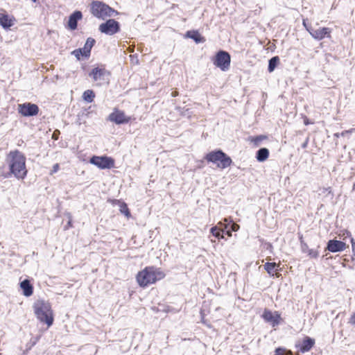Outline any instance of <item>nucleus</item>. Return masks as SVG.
I'll return each instance as SVG.
<instances>
[{
  "instance_id": "37",
  "label": "nucleus",
  "mask_w": 355,
  "mask_h": 355,
  "mask_svg": "<svg viewBox=\"0 0 355 355\" xmlns=\"http://www.w3.org/2000/svg\"><path fill=\"white\" fill-rule=\"evenodd\" d=\"M67 217H68V218H69V220H68V222H67V225L64 227V230H69L70 227H72V216H71V214H70V213H67Z\"/></svg>"
},
{
  "instance_id": "4",
  "label": "nucleus",
  "mask_w": 355,
  "mask_h": 355,
  "mask_svg": "<svg viewBox=\"0 0 355 355\" xmlns=\"http://www.w3.org/2000/svg\"><path fill=\"white\" fill-rule=\"evenodd\" d=\"M209 163L215 164L218 168L225 169L233 164L232 158L220 148L214 149L205 156Z\"/></svg>"
},
{
  "instance_id": "49",
  "label": "nucleus",
  "mask_w": 355,
  "mask_h": 355,
  "mask_svg": "<svg viewBox=\"0 0 355 355\" xmlns=\"http://www.w3.org/2000/svg\"><path fill=\"white\" fill-rule=\"evenodd\" d=\"M60 134V132L58 130V131H55L53 134V137L52 138L55 140L58 139V135Z\"/></svg>"
},
{
  "instance_id": "3",
  "label": "nucleus",
  "mask_w": 355,
  "mask_h": 355,
  "mask_svg": "<svg viewBox=\"0 0 355 355\" xmlns=\"http://www.w3.org/2000/svg\"><path fill=\"white\" fill-rule=\"evenodd\" d=\"M33 309L37 319L40 322L46 324L48 327L53 325L54 317L50 302L38 300L33 304Z\"/></svg>"
},
{
  "instance_id": "8",
  "label": "nucleus",
  "mask_w": 355,
  "mask_h": 355,
  "mask_svg": "<svg viewBox=\"0 0 355 355\" xmlns=\"http://www.w3.org/2000/svg\"><path fill=\"white\" fill-rule=\"evenodd\" d=\"M17 111L22 116L31 117L37 116L40 109L37 104L26 102L18 105Z\"/></svg>"
},
{
  "instance_id": "1",
  "label": "nucleus",
  "mask_w": 355,
  "mask_h": 355,
  "mask_svg": "<svg viewBox=\"0 0 355 355\" xmlns=\"http://www.w3.org/2000/svg\"><path fill=\"white\" fill-rule=\"evenodd\" d=\"M26 157L20 150H10L6 156L10 173L17 180H24L28 173L26 166Z\"/></svg>"
},
{
  "instance_id": "47",
  "label": "nucleus",
  "mask_w": 355,
  "mask_h": 355,
  "mask_svg": "<svg viewBox=\"0 0 355 355\" xmlns=\"http://www.w3.org/2000/svg\"><path fill=\"white\" fill-rule=\"evenodd\" d=\"M60 168V166L58 164H55L53 166L51 173H56Z\"/></svg>"
},
{
  "instance_id": "6",
  "label": "nucleus",
  "mask_w": 355,
  "mask_h": 355,
  "mask_svg": "<svg viewBox=\"0 0 355 355\" xmlns=\"http://www.w3.org/2000/svg\"><path fill=\"white\" fill-rule=\"evenodd\" d=\"M89 162L96 166L99 169H111L114 167L115 160L112 157L107 155H92Z\"/></svg>"
},
{
  "instance_id": "43",
  "label": "nucleus",
  "mask_w": 355,
  "mask_h": 355,
  "mask_svg": "<svg viewBox=\"0 0 355 355\" xmlns=\"http://www.w3.org/2000/svg\"><path fill=\"white\" fill-rule=\"evenodd\" d=\"M85 122L86 121L83 117H81L79 114H78L76 123L78 125H80L83 123H85Z\"/></svg>"
},
{
  "instance_id": "45",
  "label": "nucleus",
  "mask_w": 355,
  "mask_h": 355,
  "mask_svg": "<svg viewBox=\"0 0 355 355\" xmlns=\"http://www.w3.org/2000/svg\"><path fill=\"white\" fill-rule=\"evenodd\" d=\"M349 132L348 131H343L341 133H339V132H336V133H334V137H336V138H338L339 137H341V136H345L346 134H347Z\"/></svg>"
},
{
  "instance_id": "21",
  "label": "nucleus",
  "mask_w": 355,
  "mask_h": 355,
  "mask_svg": "<svg viewBox=\"0 0 355 355\" xmlns=\"http://www.w3.org/2000/svg\"><path fill=\"white\" fill-rule=\"evenodd\" d=\"M270 151L267 148H260L257 150L255 158L259 162H263L269 157Z\"/></svg>"
},
{
  "instance_id": "41",
  "label": "nucleus",
  "mask_w": 355,
  "mask_h": 355,
  "mask_svg": "<svg viewBox=\"0 0 355 355\" xmlns=\"http://www.w3.org/2000/svg\"><path fill=\"white\" fill-rule=\"evenodd\" d=\"M340 236H341L344 238H350L351 239V237H352L351 232L347 230H343L342 234H340Z\"/></svg>"
},
{
  "instance_id": "44",
  "label": "nucleus",
  "mask_w": 355,
  "mask_h": 355,
  "mask_svg": "<svg viewBox=\"0 0 355 355\" xmlns=\"http://www.w3.org/2000/svg\"><path fill=\"white\" fill-rule=\"evenodd\" d=\"M264 248L266 250H268L270 253H272L273 246H272V243H270L269 242L266 243L264 245Z\"/></svg>"
},
{
  "instance_id": "18",
  "label": "nucleus",
  "mask_w": 355,
  "mask_h": 355,
  "mask_svg": "<svg viewBox=\"0 0 355 355\" xmlns=\"http://www.w3.org/2000/svg\"><path fill=\"white\" fill-rule=\"evenodd\" d=\"M96 40L93 37H88L82 48H78L80 50L82 54H83V58L88 59L91 55V51L92 47L95 45Z\"/></svg>"
},
{
  "instance_id": "40",
  "label": "nucleus",
  "mask_w": 355,
  "mask_h": 355,
  "mask_svg": "<svg viewBox=\"0 0 355 355\" xmlns=\"http://www.w3.org/2000/svg\"><path fill=\"white\" fill-rule=\"evenodd\" d=\"M350 243L352 244V259H355V240L353 237H351Z\"/></svg>"
},
{
  "instance_id": "9",
  "label": "nucleus",
  "mask_w": 355,
  "mask_h": 355,
  "mask_svg": "<svg viewBox=\"0 0 355 355\" xmlns=\"http://www.w3.org/2000/svg\"><path fill=\"white\" fill-rule=\"evenodd\" d=\"M261 317L266 323H268L272 327L278 326L282 320L281 313L279 311H272L269 309H265Z\"/></svg>"
},
{
  "instance_id": "31",
  "label": "nucleus",
  "mask_w": 355,
  "mask_h": 355,
  "mask_svg": "<svg viewBox=\"0 0 355 355\" xmlns=\"http://www.w3.org/2000/svg\"><path fill=\"white\" fill-rule=\"evenodd\" d=\"M119 15V12L107 4L105 17Z\"/></svg>"
},
{
  "instance_id": "38",
  "label": "nucleus",
  "mask_w": 355,
  "mask_h": 355,
  "mask_svg": "<svg viewBox=\"0 0 355 355\" xmlns=\"http://www.w3.org/2000/svg\"><path fill=\"white\" fill-rule=\"evenodd\" d=\"M81 117H83L85 121H86V119H87L89 117V112L87 111V110L85 109L83 110H81L79 113H78Z\"/></svg>"
},
{
  "instance_id": "10",
  "label": "nucleus",
  "mask_w": 355,
  "mask_h": 355,
  "mask_svg": "<svg viewBox=\"0 0 355 355\" xmlns=\"http://www.w3.org/2000/svg\"><path fill=\"white\" fill-rule=\"evenodd\" d=\"M107 120L116 125H122L128 123L131 121V117L126 116L124 111L115 107L112 112L109 114Z\"/></svg>"
},
{
  "instance_id": "48",
  "label": "nucleus",
  "mask_w": 355,
  "mask_h": 355,
  "mask_svg": "<svg viewBox=\"0 0 355 355\" xmlns=\"http://www.w3.org/2000/svg\"><path fill=\"white\" fill-rule=\"evenodd\" d=\"M349 322H350L352 325L355 326V312H354V313H353V314L351 315Z\"/></svg>"
},
{
  "instance_id": "34",
  "label": "nucleus",
  "mask_w": 355,
  "mask_h": 355,
  "mask_svg": "<svg viewBox=\"0 0 355 355\" xmlns=\"http://www.w3.org/2000/svg\"><path fill=\"white\" fill-rule=\"evenodd\" d=\"M302 24H303L304 27L305 28V29L309 33L310 35H311V33H312L313 31L315 30V28H313L312 27V26L308 22L307 19H303Z\"/></svg>"
},
{
  "instance_id": "52",
  "label": "nucleus",
  "mask_w": 355,
  "mask_h": 355,
  "mask_svg": "<svg viewBox=\"0 0 355 355\" xmlns=\"http://www.w3.org/2000/svg\"><path fill=\"white\" fill-rule=\"evenodd\" d=\"M220 239H225V235L223 234L222 232H220Z\"/></svg>"
},
{
  "instance_id": "35",
  "label": "nucleus",
  "mask_w": 355,
  "mask_h": 355,
  "mask_svg": "<svg viewBox=\"0 0 355 355\" xmlns=\"http://www.w3.org/2000/svg\"><path fill=\"white\" fill-rule=\"evenodd\" d=\"M306 253H308V255L311 258H314V259L318 258V257L319 255V253H318V252L317 250H314L313 249H309V248H308V250H306Z\"/></svg>"
},
{
  "instance_id": "50",
  "label": "nucleus",
  "mask_w": 355,
  "mask_h": 355,
  "mask_svg": "<svg viewBox=\"0 0 355 355\" xmlns=\"http://www.w3.org/2000/svg\"><path fill=\"white\" fill-rule=\"evenodd\" d=\"M284 355H293V353L291 350H286L284 352Z\"/></svg>"
},
{
  "instance_id": "20",
  "label": "nucleus",
  "mask_w": 355,
  "mask_h": 355,
  "mask_svg": "<svg viewBox=\"0 0 355 355\" xmlns=\"http://www.w3.org/2000/svg\"><path fill=\"white\" fill-rule=\"evenodd\" d=\"M22 294L26 297H30L33 294V286L28 279H25L19 283Z\"/></svg>"
},
{
  "instance_id": "12",
  "label": "nucleus",
  "mask_w": 355,
  "mask_h": 355,
  "mask_svg": "<svg viewBox=\"0 0 355 355\" xmlns=\"http://www.w3.org/2000/svg\"><path fill=\"white\" fill-rule=\"evenodd\" d=\"M107 4L101 1L94 0L90 3V12L101 19L105 18Z\"/></svg>"
},
{
  "instance_id": "14",
  "label": "nucleus",
  "mask_w": 355,
  "mask_h": 355,
  "mask_svg": "<svg viewBox=\"0 0 355 355\" xmlns=\"http://www.w3.org/2000/svg\"><path fill=\"white\" fill-rule=\"evenodd\" d=\"M347 247V245L345 242L333 239H329L327 241L324 250L332 253H336L344 251Z\"/></svg>"
},
{
  "instance_id": "13",
  "label": "nucleus",
  "mask_w": 355,
  "mask_h": 355,
  "mask_svg": "<svg viewBox=\"0 0 355 355\" xmlns=\"http://www.w3.org/2000/svg\"><path fill=\"white\" fill-rule=\"evenodd\" d=\"M315 340L313 338L305 336L301 341L295 343V347L298 352L302 354L309 352L314 347Z\"/></svg>"
},
{
  "instance_id": "28",
  "label": "nucleus",
  "mask_w": 355,
  "mask_h": 355,
  "mask_svg": "<svg viewBox=\"0 0 355 355\" xmlns=\"http://www.w3.org/2000/svg\"><path fill=\"white\" fill-rule=\"evenodd\" d=\"M218 225L220 227V232H223V234L227 235V236H232V232L230 231V229L227 227L225 223L220 224V221L218 223Z\"/></svg>"
},
{
  "instance_id": "5",
  "label": "nucleus",
  "mask_w": 355,
  "mask_h": 355,
  "mask_svg": "<svg viewBox=\"0 0 355 355\" xmlns=\"http://www.w3.org/2000/svg\"><path fill=\"white\" fill-rule=\"evenodd\" d=\"M211 60L212 63L222 71H227L230 69L231 55L225 50H218Z\"/></svg>"
},
{
  "instance_id": "27",
  "label": "nucleus",
  "mask_w": 355,
  "mask_h": 355,
  "mask_svg": "<svg viewBox=\"0 0 355 355\" xmlns=\"http://www.w3.org/2000/svg\"><path fill=\"white\" fill-rule=\"evenodd\" d=\"M119 211L121 214L125 215L127 218H130L131 216V213L128 207V205L123 201L119 205Z\"/></svg>"
},
{
  "instance_id": "42",
  "label": "nucleus",
  "mask_w": 355,
  "mask_h": 355,
  "mask_svg": "<svg viewBox=\"0 0 355 355\" xmlns=\"http://www.w3.org/2000/svg\"><path fill=\"white\" fill-rule=\"evenodd\" d=\"M107 201L110 202L114 206H115V205L119 206L123 202V201L121 200H117V199H109Z\"/></svg>"
},
{
  "instance_id": "46",
  "label": "nucleus",
  "mask_w": 355,
  "mask_h": 355,
  "mask_svg": "<svg viewBox=\"0 0 355 355\" xmlns=\"http://www.w3.org/2000/svg\"><path fill=\"white\" fill-rule=\"evenodd\" d=\"M309 142V137H307L305 141L302 144L301 147L304 149L306 148Z\"/></svg>"
},
{
  "instance_id": "7",
  "label": "nucleus",
  "mask_w": 355,
  "mask_h": 355,
  "mask_svg": "<svg viewBox=\"0 0 355 355\" xmlns=\"http://www.w3.org/2000/svg\"><path fill=\"white\" fill-rule=\"evenodd\" d=\"M98 30L107 35H114L120 32L121 24L114 19H109L99 25Z\"/></svg>"
},
{
  "instance_id": "15",
  "label": "nucleus",
  "mask_w": 355,
  "mask_h": 355,
  "mask_svg": "<svg viewBox=\"0 0 355 355\" xmlns=\"http://www.w3.org/2000/svg\"><path fill=\"white\" fill-rule=\"evenodd\" d=\"M83 12L80 10H76L72 12L69 17L66 28L70 31H75L78 28V23L83 19Z\"/></svg>"
},
{
  "instance_id": "51",
  "label": "nucleus",
  "mask_w": 355,
  "mask_h": 355,
  "mask_svg": "<svg viewBox=\"0 0 355 355\" xmlns=\"http://www.w3.org/2000/svg\"><path fill=\"white\" fill-rule=\"evenodd\" d=\"M304 125H307L310 124V123H311V122H310V121H309V119L306 118V119L304 120Z\"/></svg>"
},
{
  "instance_id": "32",
  "label": "nucleus",
  "mask_w": 355,
  "mask_h": 355,
  "mask_svg": "<svg viewBox=\"0 0 355 355\" xmlns=\"http://www.w3.org/2000/svg\"><path fill=\"white\" fill-rule=\"evenodd\" d=\"M220 227H219L218 225L213 226L210 229V233L216 238L220 239Z\"/></svg>"
},
{
  "instance_id": "39",
  "label": "nucleus",
  "mask_w": 355,
  "mask_h": 355,
  "mask_svg": "<svg viewBox=\"0 0 355 355\" xmlns=\"http://www.w3.org/2000/svg\"><path fill=\"white\" fill-rule=\"evenodd\" d=\"M286 349L282 347H277L275 350L274 355H284Z\"/></svg>"
},
{
  "instance_id": "33",
  "label": "nucleus",
  "mask_w": 355,
  "mask_h": 355,
  "mask_svg": "<svg viewBox=\"0 0 355 355\" xmlns=\"http://www.w3.org/2000/svg\"><path fill=\"white\" fill-rule=\"evenodd\" d=\"M299 240L300 242L302 252L304 253H306V250H308V248H309V246H308L307 243L304 242V241L303 239V236L302 234L299 236Z\"/></svg>"
},
{
  "instance_id": "22",
  "label": "nucleus",
  "mask_w": 355,
  "mask_h": 355,
  "mask_svg": "<svg viewBox=\"0 0 355 355\" xmlns=\"http://www.w3.org/2000/svg\"><path fill=\"white\" fill-rule=\"evenodd\" d=\"M280 64V58L278 55L272 57L268 60V71L272 73Z\"/></svg>"
},
{
  "instance_id": "17",
  "label": "nucleus",
  "mask_w": 355,
  "mask_h": 355,
  "mask_svg": "<svg viewBox=\"0 0 355 355\" xmlns=\"http://www.w3.org/2000/svg\"><path fill=\"white\" fill-rule=\"evenodd\" d=\"M331 32V28L328 27H322L313 31V32L311 33V35L315 40L320 41L325 37H330Z\"/></svg>"
},
{
  "instance_id": "16",
  "label": "nucleus",
  "mask_w": 355,
  "mask_h": 355,
  "mask_svg": "<svg viewBox=\"0 0 355 355\" xmlns=\"http://www.w3.org/2000/svg\"><path fill=\"white\" fill-rule=\"evenodd\" d=\"M15 21V18L8 15L5 10L0 12V26L4 30H10L14 26Z\"/></svg>"
},
{
  "instance_id": "29",
  "label": "nucleus",
  "mask_w": 355,
  "mask_h": 355,
  "mask_svg": "<svg viewBox=\"0 0 355 355\" xmlns=\"http://www.w3.org/2000/svg\"><path fill=\"white\" fill-rule=\"evenodd\" d=\"M12 176L13 175L10 173V170L8 171H5V166H0V180L11 178Z\"/></svg>"
},
{
  "instance_id": "24",
  "label": "nucleus",
  "mask_w": 355,
  "mask_h": 355,
  "mask_svg": "<svg viewBox=\"0 0 355 355\" xmlns=\"http://www.w3.org/2000/svg\"><path fill=\"white\" fill-rule=\"evenodd\" d=\"M225 223L227 227L230 229V231L232 232H236L239 229V225L235 223L233 220L229 217V218H225L223 220L220 221V224Z\"/></svg>"
},
{
  "instance_id": "26",
  "label": "nucleus",
  "mask_w": 355,
  "mask_h": 355,
  "mask_svg": "<svg viewBox=\"0 0 355 355\" xmlns=\"http://www.w3.org/2000/svg\"><path fill=\"white\" fill-rule=\"evenodd\" d=\"M277 266L275 262H266L264 264V269L270 276H273V270Z\"/></svg>"
},
{
  "instance_id": "30",
  "label": "nucleus",
  "mask_w": 355,
  "mask_h": 355,
  "mask_svg": "<svg viewBox=\"0 0 355 355\" xmlns=\"http://www.w3.org/2000/svg\"><path fill=\"white\" fill-rule=\"evenodd\" d=\"M322 193L324 194V197L326 198L329 199V200H333L334 194L331 187L323 188Z\"/></svg>"
},
{
  "instance_id": "2",
  "label": "nucleus",
  "mask_w": 355,
  "mask_h": 355,
  "mask_svg": "<svg viewBox=\"0 0 355 355\" xmlns=\"http://www.w3.org/2000/svg\"><path fill=\"white\" fill-rule=\"evenodd\" d=\"M165 276V273L161 268L155 266H146L137 273L136 279L140 287L146 288L148 285L164 279Z\"/></svg>"
},
{
  "instance_id": "53",
  "label": "nucleus",
  "mask_w": 355,
  "mask_h": 355,
  "mask_svg": "<svg viewBox=\"0 0 355 355\" xmlns=\"http://www.w3.org/2000/svg\"><path fill=\"white\" fill-rule=\"evenodd\" d=\"M33 2L35 3L37 0H31Z\"/></svg>"
},
{
  "instance_id": "25",
  "label": "nucleus",
  "mask_w": 355,
  "mask_h": 355,
  "mask_svg": "<svg viewBox=\"0 0 355 355\" xmlns=\"http://www.w3.org/2000/svg\"><path fill=\"white\" fill-rule=\"evenodd\" d=\"M96 96L95 92L92 89L85 90L82 96L83 100L88 103H91L94 101Z\"/></svg>"
},
{
  "instance_id": "36",
  "label": "nucleus",
  "mask_w": 355,
  "mask_h": 355,
  "mask_svg": "<svg viewBox=\"0 0 355 355\" xmlns=\"http://www.w3.org/2000/svg\"><path fill=\"white\" fill-rule=\"evenodd\" d=\"M71 55H74L78 60H80L81 58H83V54H82L80 50L78 49L71 51Z\"/></svg>"
},
{
  "instance_id": "23",
  "label": "nucleus",
  "mask_w": 355,
  "mask_h": 355,
  "mask_svg": "<svg viewBox=\"0 0 355 355\" xmlns=\"http://www.w3.org/2000/svg\"><path fill=\"white\" fill-rule=\"evenodd\" d=\"M268 137L264 135H259L256 136H250L248 138V141H249L250 143H252L254 146L258 147L262 141L266 139Z\"/></svg>"
},
{
  "instance_id": "11",
  "label": "nucleus",
  "mask_w": 355,
  "mask_h": 355,
  "mask_svg": "<svg viewBox=\"0 0 355 355\" xmlns=\"http://www.w3.org/2000/svg\"><path fill=\"white\" fill-rule=\"evenodd\" d=\"M88 75L94 81L107 80L109 82L111 72L107 70L104 65H101L93 68Z\"/></svg>"
},
{
  "instance_id": "19",
  "label": "nucleus",
  "mask_w": 355,
  "mask_h": 355,
  "mask_svg": "<svg viewBox=\"0 0 355 355\" xmlns=\"http://www.w3.org/2000/svg\"><path fill=\"white\" fill-rule=\"evenodd\" d=\"M185 38L193 40L196 44L204 43L206 40L198 30H189L184 34Z\"/></svg>"
}]
</instances>
